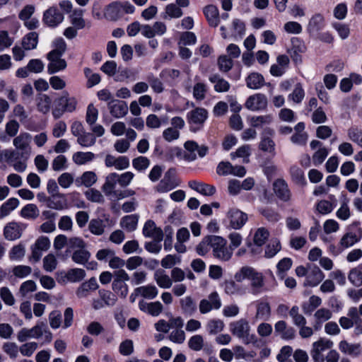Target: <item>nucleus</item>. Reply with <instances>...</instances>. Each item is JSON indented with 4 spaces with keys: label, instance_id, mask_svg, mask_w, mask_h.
Returning <instances> with one entry per match:
<instances>
[{
    "label": "nucleus",
    "instance_id": "f257e3e1",
    "mask_svg": "<svg viewBox=\"0 0 362 362\" xmlns=\"http://www.w3.org/2000/svg\"><path fill=\"white\" fill-rule=\"evenodd\" d=\"M234 278L238 282H242L245 279L250 280L252 292L254 294L259 293L264 285L262 274L250 267H243L235 273Z\"/></svg>",
    "mask_w": 362,
    "mask_h": 362
},
{
    "label": "nucleus",
    "instance_id": "f03ea898",
    "mask_svg": "<svg viewBox=\"0 0 362 362\" xmlns=\"http://www.w3.org/2000/svg\"><path fill=\"white\" fill-rule=\"evenodd\" d=\"M209 243L212 249L214 256L221 261H228L233 252L231 250L227 247V241L221 236L211 235L209 236Z\"/></svg>",
    "mask_w": 362,
    "mask_h": 362
},
{
    "label": "nucleus",
    "instance_id": "7ed1b4c3",
    "mask_svg": "<svg viewBox=\"0 0 362 362\" xmlns=\"http://www.w3.org/2000/svg\"><path fill=\"white\" fill-rule=\"evenodd\" d=\"M117 183L119 184V174L112 173L107 175L105 183L102 187V190L107 197H109L110 199H121L127 197L128 195L134 194V192L130 191L128 194L125 192L116 191L115 187Z\"/></svg>",
    "mask_w": 362,
    "mask_h": 362
},
{
    "label": "nucleus",
    "instance_id": "20e7f679",
    "mask_svg": "<svg viewBox=\"0 0 362 362\" xmlns=\"http://www.w3.org/2000/svg\"><path fill=\"white\" fill-rule=\"evenodd\" d=\"M208 117V111L204 107H197L187 112V119L190 131L197 132L201 130Z\"/></svg>",
    "mask_w": 362,
    "mask_h": 362
},
{
    "label": "nucleus",
    "instance_id": "39448f33",
    "mask_svg": "<svg viewBox=\"0 0 362 362\" xmlns=\"http://www.w3.org/2000/svg\"><path fill=\"white\" fill-rule=\"evenodd\" d=\"M180 180L177 178L175 168H169L164 175L163 178L156 186V191L160 193H166L180 186Z\"/></svg>",
    "mask_w": 362,
    "mask_h": 362
},
{
    "label": "nucleus",
    "instance_id": "423d86ee",
    "mask_svg": "<svg viewBox=\"0 0 362 362\" xmlns=\"http://www.w3.org/2000/svg\"><path fill=\"white\" fill-rule=\"evenodd\" d=\"M222 306V300L217 291L210 293L206 298L199 303V310L202 315H206L212 310H218Z\"/></svg>",
    "mask_w": 362,
    "mask_h": 362
},
{
    "label": "nucleus",
    "instance_id": "0eeeda50",
    "mask_svg": "<svg viewBox=\"0 0 362 362\" xmlns=\"http://www.w3.org/2000/svg\"><path fill=\"white\" fill-rule=\"evenodd\" d=\"M361 238L362 228L358 224H353L340 239L339 246L341 249L349 248L358 243Z\"/></svg>",
    "mask_w": 362,
    "mask_h": 362
},
{
    "label": "nucleus",
    "instance_id": "6e6552de",
    "mask_svg": "<svg viewBox=\"0 0 362 362\" xmlns=\"http://www.w3.org/2000/svg\"><path fill=\"white\" fill-rule=\"evenodd\" d=\"M226 219L228 222V226L234 230L241 229L248 220L247 214L241 210L232 207L226 214Z\"/></svg>",
    "mask_w": 362,
    "mask_h": 362
},
{
    "label": "nucleus",
    "instance_id": "1a4fd4ad",
    "mask_svg": "<svg viewBox=\"0 0 362 362\" xmlns=\"http://www.w3.org/2000/svg\"><path fill=\"white\" fill-rule=\"evenodd\" d=\"M32 136L28 132H21L13 140V144L17 150L21 151L20 157L21 159L28 160L31 152L30 146Z\"/></svg>",
    "mask_w": 362,
    "mask_h": 362
},
{
    "label": "nucleus",
    "instance_id": "9d476101",
    "mask_svg": "<svg viewBox=\"0 0 362 362\" xmlns=\"http://www.w3.org/2000/svg\"><path fill=\"white\" fill-rule=\"evenodd\" d=\"M229 329L234 336L243 339L246 344L249 343L248 341H246L245 340H247L248 339L250 326L249 325V322L246 319L241 318L230 323Z\"/></svg>",
    "mask_w": 362,
    "mask_h": 362
},
{
    "label": "nucleus",
    "instance_id": "9b49d317",
    "mask_svg": "<svg viewBox=\"0 0 362 362\" xmlns=\"http://www.w3.org/2000/svg\"><path fill=\"white\" fill-rule=\"evenodd\" d=\"M185 152L184 154L185 160L190 162L197 158V152L200 158L205 156L208 152V147L206 146H199L198 144L194 141H187L184 144Z\"/></svg>",
    "mask_w": 362,
    "mask_h": 362
},
{
    "label": "nucleus",
    "instance_id": "f8f14e48",
    "mask_svg": "<svg viewBox=\"0 0 362 362\" xmlns=\"http://www.w3.org/2000/svg\"><path fill=\"white\" fill-rule=\"evenodd\" d=\"M333 341L327 338H320L312 345L310 351L313 361H325L323 352L333 346Z\"/></svg>",
    "mask_w": 362,
    "mask_h": 362
},
{
    "label": "nucleus",
    "instance_id": "ddd939ff",
    "mask_svg": "<svg viewBox=\"0 0 362 362\" xmlns=\"http://www.w3.org/2000/svg\"><path fill=\"white\" fill-rule=\"evenodd\" d=\"M86 272L83 269L74 268L68 270L66 272H60L57 273V281L60 284L66 282H78L84 279Z\"/></svg>",
    "mask_w": 362,
    "mask_h": 362
},
{
    "label": "nucleus",
    "instance_id": "4468645a",
    "mask_svg": "<svg viewBox=\"0 0 362 362\" xmlns=\"http://www.w3.org/2000/svg\"><path fill=\"white\" fill-rule=\"evenodd\" d=\"M49 247V239L45 236L39 237L35 240L34 245L31 246L30 259L35 262H38L41 259L43 252L48 250Z\"/></svg>",
    "mask_w": 362,
    "mask_h": 362
},
{
    "label": "nucleus",
    "instance_id": "2eb2a0df",
    "mask_svg": "<svg viewBox=\"0 0 362 362\" xmlns=\"http://www.w3.org/2000/svg\"><path fill=\"white\" fill-rule=\"evenodd\" d=\"M62 55H59L55 52H49L47 58L49 61L47 64V72L49 74H53L63 71L66 68V62L62 58Z\"/></svg>",
    "mask_w": 362,
    "mask_h": 362
},
{
    "label": "nucleus",
    "instance_id": "dca6fc26",
    "mask_svg": "<svg viewBox=\"0 0 362 362\" xmlns=\"http://www.w3.org/2000/svg\"><path fill=\"white\" fill-rule=\"evenodd\" d=\"M245 106L247 109L252 112L263 110L267 106V98L266 95L262 93L253 94L247 98Z\"/></svg>",
    "mask_w": 362,
    "mask_h": 362
},
{
    "label": "nucleus",
    "instance_id": "f3484780",
    "mask_svg": "<svg viewBox=\"0 0 362 362\" xmlns=\"http://www.w3.org/2000/svg\"><path fill=\"white\" fill-rule=\"evenodd\" d=\"M23 223L10 222L4 226V236L8 240H15L20 238L26 228Z\"/></svg>",
    "mask_w": 362,
    "mask_h": 362
},
{
    "label": "nucleus",
    "instance_id": "a211bd4d",
    "mask_svg": "<svg viewBox=\"0 0 362 362\" xmlns=\"http://www.w3.org/2000/svg\"><path fill=\"white\" fill-rule=\"evenodd\" d=\"M273 190L280 200L287 202L291 199L292 194L285 180L282 178L276 180L273 183Z\"/></svg>",
    "mask_w": 362,
    "mask_h": 362
},
{
    "label": "nucleus",
    "instance_id": "6ab92c4d",
    "mask_svg": "<svg viewBox=\"0 0 362 362\" xmlns=\"http://www.w3.org/2000/svg\"><path fill=\"white\" fill-rule=\"evenodd\" d=\"M325 275L317 266L309 267L304 286L315 287L323 281Z\"/></svg>",
    "mask_w": 362,
    "mask_h": 362
},
{
    "label": "nucleus",
    "instance_id": "aec40b11",
    "mask_svg": "<svg viewBox=\"0 0 362 362\" xmlns=\"http://www.w3.org/2000/svg\"><path fill=\"white\" fill-rule=\"evenodd\" d=\"M59 102L61 104L64 105L63 109L62 110L57 108L53 110L52 115L54 118L60 117L64 112H72L76 110L77 100L75 98H69L67 93H65L64 95L59 98Z\"/></svg>",
    "mask_w": 362,
    "mask_h": 362
},
{
    "label": "nucleus",
    "instance_id": "412c9836",
    "mask_svg": "<svg viewBox=\"0 0 362 362\" xmlns=\"http://www.w3.org/2000/svg\"><path fill=\"white\" fill-rule=\"evenodd\" d=\"M31 330L33 339H38L42 338L45 343H50L52 341V333L44 322H38L31 328Z\"/></svg>",
    "mask_w": 362,
    "mask_h": 362
},
{
    "label": "nucleus",
    "instance_id": "4be33fe9",
    "mask_svg": "<svg viewBox=\"0 0 362 362\" xmlns=\"http://www.w3.org/2000/svg\"><path fill=\"white\" fill-rule=\"evenodd\" d=\"M275 333L284 340L293 339L296 337V330L288 326L284 320L277 321L274 325Z\"/></svg>",
    "mask_w": 362,
    "mask_h": 362
},
{
    "label": "nucleus",
    "instance_id": "5701e85b",
    "mask_svg": "<svg viewBox=\"0 0 362 362\" xmlns=\"http://www.w3.org/2000/svg\"><path fill=\"white\" fill-rule=\"evenodd\" d=\"M104 161L106 167H114L117 170H125L129 166V159L127 156L115 157L108 154L105 156Z\"/></svg>",
    "mask_w": 362,
    "mask_h": 362
},
{
    "label": "nucleus",
    "instance_id": "b1692460",
    "mask_svg": "<svg viewBox=\"0 0 362 362\" xmlns=\"http://www.w3.org/2000/svg\"><path fill=\"white\" fill-rule=\"evenodd\" d=\"M63 20V14L56 7H51L44 13L43 21L49 27H56Z\"/></svg>",
    "mask_w": 362,
    "mask_h": 362
},
{
    "label": "nucleus",
    "instance_id": "393cba45",
    "mask_svg": "<svg viewBox=\"0 0 362 362\" xmlns=\"http://www.w3.org/2000/svg\"><path fill=\"white\" fill-rule=\"evenodd\" d=\"M107 107L111 115L115 118L124 117L128 112V106L126 102L119 100H111L107 103Z\"/></svg>",
    "mask_w": 362,
    "mask_h": 362
},
{
    "label": "nucleus",
    "instance_id": "a878e982",
    "mask_svg": "<svg viewBox=\"0 0 362 362\" xmlns=\"http://www.w3.org/2000/svg\"><path fill=\"white\" fill-rule=\"evenodd\" d=\"M339 350L344 354L351 357H358L361 354V346L359 343H351L347 340H341L338 344Z\"/></svg>",
    "mask_w": 362,
    "mask_h": 362
},
{
    "label": "nucleus",
    "instance_id": "bb28decb",
    "mask_svg": "<svg viewBox=\"0 0 362 362\" xmlns=\"http://www.w3.org/2000/svg\"><path fill=\"white\" fill-rule=\"evenodd\" d=\"M143 235L146 238H152L157 242H161L163 238V230L156 226L155 223L151 221H147L143 227Z\"/></svg>",
    "mask_w": 362,
    "mask_h": 362
},
{
    "label": "nucleus",
    "instance_id": "cd10ccee",
    "mask_svg": "<svg viewBox=\"0 0 362 362\" xmlns=\"http://www.w3.org/2000/svg\"><path fill=\"white\" fill-rule=\"evenodd\" d=\"M188 186L192 189L206 197L213 196L216 192V189L215 186L206 184L205 182H199L197 180H190L188 182Z\"/></svg>",
    "mask_w": 362,
    "mask_h": 362
},
{
    "label": "nucleus",
    "instance_id": "c85d7f7f",
    "mask_svg": "<svg viewBox=\"0 0 362 362\" xmlns=\"http://www.w3.org/2000/svg\"><path fill=\"white\" fill-rule=\"evenodd\" d=\"M104 18L108 21H115L122 16L121 2L114 1L107 5L103 11Z\"/></svg>",
    "mask_w": 362,
    "mask_h": 362
},
{
    "label": "nucleus",
    "instance_id": "c756f323",
    "mask_svg": "<svg viewBox=\"0 0 362 362\" xmlns=\"http://www.w3.org/2000/svg\"><path fill=\"white\" fill-rule=\"evenodd\" d=\"M139 309L152 316H158L163 310V306L159 301L146 303L141 300L139 303Z\"/></svg>",
    "mask_w": 362,
    "mask_h": 362
},
{
    "label": "nucleus",
    "instance_id": "7c9ffc66",
    "mask_svg": "<svg viewBox=\"0 0 362 362\" xmlns=\"http://www.w3.org/2000/svg\"><path fill=\"white\" fill-rule=\"evenodd\" d=\"M153 279L157 285L164 289L170 288L173 286V280L165 270L158 269L153 274Z\"/></svg>",
    "mask_w": 362,
    "mask_h": 362
},
{
    "label": "nucleus",
    "instance_id": "2f4dec72",
    "mask_svg": "<svg viewBox=\"0 0 362 362\" xmlns=\"http://www.w3.org/2000/svg\"><path fill=\"white\" fill-rule=\"evenodd\" d=\"M13 20L11 18H1L0 19V51H3L5 49L9 47L12 45L13 42V40L9 37L8 33L6 30H3L1 29L6 28V26H3L2 24L4 23H12Z\"/></svg>",
    "mask_w": 362,
    "mask_h": 362
},
{
    "label": "nucleus",
    "instance_id": "473e14b6",
    "mask_svg": "<svg viewBox=\"0 0 362 362\" xmlns=\"http://www.w3.org/2000/svg\"><path fill=\"white\" fill-rule=\"evenodd\" d=\"M332 317V311L325 308H322L318 309L314 314L315 323H314V329L315 330H318L321 328L322 323L329 320Z\"/></svg>",
    "mask_w": 362,
    "mask_h": 362
},
{
    "label": "nucleus",
    "instance_id": "72a5a7b5",
    "mask_svg": "<svg viewBox=\"0 0 362 362\" xmlns=\"http://www.w3.org/2000/svg\"><path fill=\"white\" fill-rule=\"evenodd\" d=\"M98 288L97 280L95 277L90 278L89 280L83 282L77 289L76 296L80 298H86L89 291H95Z\"/></svg>",
    "mask_w": 362,
    "mask_h": 362
},
{
    "label": "nucleus",
    "instance_id": "f704fd0d",
    "mask_svg": "<svg viewBox=\"0 0 362 362\" xmlns=\"http://www.w3.org/2000/svg\"><path fill=\"white\" fill-rule=\"evenodd\" d=\"M271 315V307L268 302L259 301L257 304V311L255 316V321L267 320Z\"/></svg>",
    "mask_w": 362,
    "mask_h": 362
},
{
    "label": "nucleus",
    "instance_id": "c9c22d12",
    "mask_svg": "<svg viewBox=\"0 0 362 362\" xmlns=\"http://www.w3.org/2000/svg\"><path fill=\"white\" fill-rule=\"evenodd\" d=\"M325 26V18L320 13H315L309 20L307 30L312 34L322 30Z\"/></svg>",
    "mask_w": 362,
    "mask_h": 362
},
{
    "label": "nucleus",
    "instance_id": "e433bc0d",
    "mask_svg": "<svg viewBox=\"0 0 362 362\" xmlns=\"http://www.w3.org/2000/svg\"><path fill=\"white\" fill-rule=\"evenodd\" d=\"M204 13L211 26L216 27L219 23V12L216 6L209 5L204 8Z\"/></svg>",
    "mask_w": 362,
    "mask_h": 362
},
{
    "label": "nucleus",
    "instance_id": "4c0bfd02",
    "mask_svg": "<svg viewBox=\"0 0 362 362\" xmlns=\"http://www.w3.org/2000/svg\"><path fill=\"white\" fill-rule=\"evenodd\" d=\"M19 205V200L17 198L11 197L7 199L0 206V219L8 216Z\"/></svg>",
    "mask_w": 362,
    "mask_h": 362
},
{
    "label": "nucleus",
    "instance_id": "58836bf2",
    "mask_svg": "<svg viewBox=\"0 0 362 362\" xmlns=\"http://www.w3.org/2000/svg\"><path fill=\"white\" fill-rule=\"evenodd\" d=\"M134 292L137 295H140L142 297L148 299H153L158 294V290L155 285L148 284L136 288Z\"/></svg>",
    "mask_w": 362,
    "mask_h": 362
},
{
    "label": "nucleus",
    "instance_id": "ea45409f",
    "mask_svg": "<svg viewBox=\"0 0 362 362\" xmlns=\"http://www.w3.org/2000/svg\"><path fill=\"white\" fill-rule=\"evenodd\" d=\"M245 34V25L243 21L235 18L233 20L231 28V37L235 40H239Z\"/></svg>",
    "mask_w": 362,
    "mask_h": 362
},
{
    "label": "nucleus",
    "instance_id": "a19ab883",
    "mask_svg": "<svg viewBox=\"0 0 362 362\" xmlns=\"http://www.w3.org/2000/svg\"><path fill=\"white\" fill-rule=\"evenodd\" d=\"M348 279L349 282L356 287L362 286V264L350 269L348 274Z\"/></svg>",
    "mask_w": 362,
    "mask_h": 362
},
{
    "label": "nucleus",
    "instance_id": "79ce46f5",
    "mask_svg": "<svg viewBox=\"0 0 362 362\" xmlns=\"http://www.w3.org/2000/svg\"><path fill=\"white\" fill-rule=\"evenodd\" d=\"M224 322L218 318L210 319L206 324V329L211 335L221 332L224 329Z\"/></svg>",
    "mask_w": 362,
    "mask_h": 362
},
{
    "label": "nucleus",
    "instance_id": "37998d69",
    "mask_svg": "<svg viewBox=\"0 0 362 362\" xmlns=\"http://www.w3.org/2000/svg\"><path fill=\"white\" fill-rule=\"evenodd\" d=\"M139 216L131 214L124 216L120 221V226L129 232L135 230L137 228Z\"/></svg>",
    "mask_w": 362,
    "mask_h": 362
},
{
    "label": "nucleus",
    "instance_id": "c03bdc74",
    "mask_svg": "<svg viewBox=\"0 0 362 362\" xmlns=\"http://www.w3.org/2000/svg\"><path fill=\"white\" fill-rule=\"evenodd\" d=\"M95 158V154L92 152L78 151L73 154L72 160L77 165H86Z\"/></svg>",
    "mask_w": 362,
    "mask_h": 362
},
{
    "label": "nucleus",
    "instance_id": "a18cd8bd",
    "mask_svg": "<svg viewBox=\"0 0 362 362\" xmlns=\"http://www.w3.org/2000/svg\"><path fill=\"white\" fill-rule=\"evenodd\" d=\"M247 86L251 89H259L264 84L263 76L259 73H252L246 78Z\"/></svg>",
    "mask_w": 362,
    "mask_h": 362
},
{
    "label": "nucleus",
    "instance_id": "49530a36",
    "mask_svg": "<svg viewBox=\"0 0 362 362\" xmlns=\"http://www.w3.org/2000/svg\"><path fill=\"white\" fill-rule=\"evenodd\" d=\"M38 43V34L36 32H30L22 39V46L25 50H31L37 47Z\"/></svg>",
    "mask_w": 362,
    "mask_h": 362
},
{
    "label": "nucleus",
    "instance_id": "de8ad7c7",
    "mask_svg": "<svg viewBox=\"0 0 362 362\" xmlns=\"http://www.w3.org/2000/svg\"><path fill=\"white\" fill-rule=\"evenodd\" d=\"M90 257V253L86 249V247L74 250L71 255V259L75 263L82 265H86Z\"/></svg>",
    "mask_w": 362,
    "mask_h": 362
},
{
    "label": "nucleus",
    "instance_id": "09e8293b",
    "mask_svg": "<svg viewBox=\"0 0 362 362\" xmlns=\"http://www.w3.org/2000/svg\"><path fill=\"white\" fill-rule=\"evenodd\" d=\"M180 306L185 314L192 315L197 311V305L191 296H186L180 300Z\"/></svg>",
    "mask_w": 362,
    "mask_h": 362
},
{
    "label": "nucleus",
    "instance_id": "8fccbe9b",
    "mask_svg": "<svg viewBox=\"0 0 362 362\" xmlns=\"http://www.w3.org/2000/svg\"><path fill=\"white\" fill-rule=\"evenodd\" d=\"M289 173L292 180L296 185L304 186L307 184L304 172L299 167L296 165L291 166L290 168Z\"/></svg>",
    "mask_w": 362,
    "mask_h": 362
},
{
    "label": "nucleus",
    "instance_id": "3c124183",
    "mask_svg": "<svg viewBox=\"0 0 362 362\" xmlns=\"http://www.w3.org/2000/svg\"><path fill=\"white\" fill-rule=\"evenodd\" d=\"M273 117L271 115L253 116L250 119V124L255 128H260L272 123Z\"/></svg>",
    "mask_w": 362,
    "mask_h": 362
},
{
    "label": "nucleus",
    "instance_id": "603ef678",
    "mask_svg": "<svg viewBox=\"0 0 362 362\" xmlns=\"http://www.w3.org/2000/svg\"><path fill=\"white\" fill-rule=\"evenodd\" d=\"M39 209L34 204H28L21 211V216L26 219H35L39 216Z\"/></svg>",
    "mask_w": 362,
    "mask_h": 362
},
{
    "label": "nucleus",
    "instance_id": "864d4df0",
    "mask_svg": "<svg viewBox=\"0 0 362 362\" xmlns=\"http://www.w3.org/2000/svg\"><path fill=\"white\" fill-rule=\"evenodd\" d=\"M305 98V90L301 83H298L295 85L294 89L288 96V100H291L295 103H300Z\"/></svg>",
    "mask_w": 362,
    "mask_h": 362
},
{
    "label": "nucleus",
    "instance_id": "5fc2aeb1",
    "mask_svg": "<svg viewBox=\"0 0 362 362\" xmlns=\"http://www.w3.org/2000/svg\"><path fill=\"white\" fill-rule=\"evenodd\" d=\"M52 99L46 94H41L37 98V110L43 114H46L49 111Z\"/></svg>",
    "mask_w": 362,
    "mask_h": 362
},
{
    "label": "nucleus",
    "instance_id": "6e6d98bb",
    "mask_svg": "<svg viewBox=\"0 0 362 362\" xmlns=\"http://www.w3.org/2000/svg\"><path fill=\"white\" fill-rule=\"evenodd\" d=\"M207 91V86L202 82L197 81L193 86V98L197 101H202L206 98Z\"/></svg>",
    "mask_w": 362,
    "mask_h": 362
},
{
    "label": "nucleus",
    "instance_id": "4d7b16f0",
    "mask_svg": "<svg viewBox=\"0 0 362 362\" xmlns=\"http://www.w3.org/2000/svg\"><path fill=\"white\" fill-rule=\"evenodd\" d=\"M98 177L96 174L93 171H86L84 172L79 180H77L76 182H80L81 185H84L86 187H90L93 185L97 182ZM79 185V184H78Z\"/></svg>",
    "mask_w": 362,
    "mask_h": 362
},
{
    "label": "nucleus",
    "instance_id": "13d9d810",
    "mask_svg": "<svg viewBox=\"0 0 362 362\" xmlns=\"http://www.w3.org/2000/svg\"><path fill=\"white\" fill-rule=\"evenodd\" d=\"M83 73L86 78L87 79L86 86L88 88L98 84L101 81L100 74L93 73V71L88 67L84 68Z\"/></svg>",
    "mask_w": 362,
    "mask_h": 362
},
{
    "label": "nucleus",
    "instance_id": "bf43d9fd",
    "mask_svg": "<svg viewBox=\"0 0 362 362\" xmlns=\"http://www.w3.org/2000/svg\"><path fill=\"white\" fill-rule=\"evenodd\" d=\"M322 304V299L317 296H311L309 298L308 304L302 305L305 314H310Z\"/></svg>",
    "mask_w": 362,
    "mask_h": 362
},
{
    "label": "nucleus",
    "instance_id": "052dcab7",
    "mask_svg": "<svg viewBox=\"0 0 362 362\" xmlns=\"http://www.w3.org/2000/svg\"><path fill=\"white\" fill-rule=\"evenodd\" d=\"M269 233L265 228H259L255 233L253 242L258 247L262 246L268 239Z\"/></svg>",
    "mask_w": 362,
    "mask_h": 362
},
{
    "label": "nucleus",
    "instance_id": "680f3d73",
    "mask_svg": "<svg viewBox=\"0 0 362 362\" xmlns=\"http://www.w3.org/2000/svg\"><path fill=\"white\" fill-rule=\"evenodd\" d=\"M88 229L92 234L101 235L105 232V225L102 220L99 218H93L89 223Z\"/></svg>",
    "mask_w": 362,
    "mask_h": 362
},
{
    "label": "nucleus",
    "instance_id": "e2e57ef3",
    "mask_svg": "<svg viewBox=\"0 0 362 362\" xmlns=\"http://www.w3.org/2000/svg\"><path fill=\"white\" fill-rule=\"evenodd\" d=\"M95 136L90 133L84 132L77 138V143L83 147H90L95 144Z\"/></svg>",
    "mask_w": 362,
    "mask_h": 362
},
{
    "label": "nucleus",
    "instance_id": "0e129e2a",
    "mask_svg": "<svg viewBox=\"0 0 362 362\" xmlns=\"http://www.w3.org/2000/svg\"><path fill=\"white\" fill-rule=\"evenodd\" d=\"M150 160L145 156H139L132 160V165L139 172H144L150 166Z\"/></svg>",
    "mask_w": 362,
    "mask_h": 362
},
{
    "label": "nucleus",
    "instance_id": "69168bd1",
    "mask_svg": "<svg viewBox=\"0 0 362 362\" xmlns=\"http://www.w3.org/2000/svg\"><path fill=\"white\" fill-rule=\"evenodd\" d=\"M98 293L100 298L103 301L104 305H105L107 307L113 306L115 304L117 301V297L115 293L104 289L100 290Z\"/></svg>",
    "mask_w": 362,
    "mask_h": 362
},
{
    "label": "nucleus",
    "instance_id": "338daca9",
    "mask_svg": "<svg viewBox=\"0 0 362 362\" xmlns=\"http://www.w3.org/2000/svg\"><path fill=\"white\" fill-rule=\"evenodd\" d=\"M187 344L190 349L195 351H201L204 345V337L200 334H195L189 338Z\"/></svg>",
    "mask_w": 362,
    "mask_h": 362
},
{
    "label": "nucleus",
    "instance_id": "774afa93",
    "mask_svg": "<svg viewBox=\"0 0 362 362\" xmlns=\"http://www.w3.org/2000/svg\"><path fill=\"white\" fill-rule=\"evenodd\" d=\"M67 158L64 155L56 156L52 161V168L54 171L59 172L68 168Z\"/></svg>",
    "mask_w": 362,
    "mask_h": 362
}]
</instances>
